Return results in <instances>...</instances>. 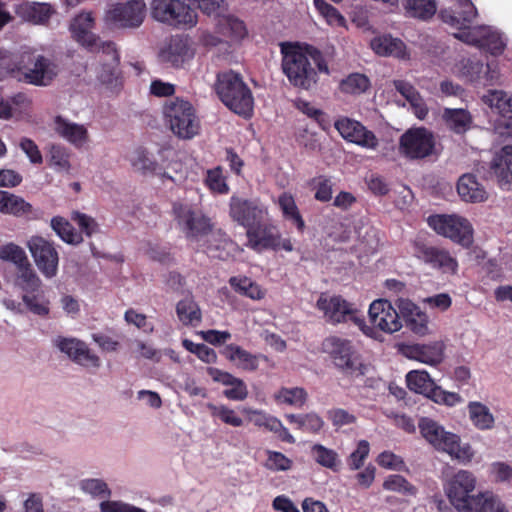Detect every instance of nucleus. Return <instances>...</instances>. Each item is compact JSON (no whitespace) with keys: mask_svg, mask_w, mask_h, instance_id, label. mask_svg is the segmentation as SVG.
Returning <instances> with one entry per match:
<instances>
[{"mask_svg":"<svg viewBox=\"0 0 512 512\" xmlns=\"http://www.w3.org/2000/svg\"><path fill=\"white\" fill-rule=\"evenodd\" d=\"M369 87V78L360 73H352L340 82L341 91L349 94H361Z\"/></svg>","mask_w":512,"mask_h":512,"instance_id":"51","label":"nucleus"},{"mask_svg":"<svg viewBox=\"0 0 512 512\" xmlns=\"http://www.w3.org/2000/svg\"><path fill=\"white\" fill-rule=\"evenodd\" d=\"M477 46L487 50L494 56L502 54L505 49V44L500 34L486 27L481 29Z\"/></svg>","mask_w":512,"mask_h":512,"instance_id":"47","label":"nucleus"},{"mask_svg":"<svg viewBox=\"0 0 512 512\" xmlns=\"http://www.w3.org/2000/svg\"><path fill=\"white\" fill-rule=\"evenodd\" d=\"M51 228L68 244H79L83 240L81 234L76 232L72 224L64 217H53L51 219Z\"/></svg>","mask_w":512,"mask_h":512,"instance_id":"43","label":"nucleus"},{"mask_svg":"<svg viewBox=\"0 0 512 512\" xmlns=\"http://www.w3.org/2000/svg\"><path fill=\"white\" fill-rule=\"evenodd\" d=\"M407 387L416 393L427 395L434 385L430 374L425 370H412L406 375Z\"/></svg>","mask_w":512,"mask_h":512,"instance_id":"45","label":"nucleus"},{"mask_svg":"<svg viewBox=\"0 0 512 512\" xmlns=\"http://www.w3.org/2000/svg\"><path fill=\"white\" fill-rule=\"evenodd\" d=\"M412 255L421 263L440 270L443 273L455 274L458 270L457 260L444 248L434 246L427 240L417 237L411 242Z\"/></svg>","mask_w":512,"mask_h":512,"instance_id":"11","label":"nucleus"},{"mask_svg":"<svg viewBox=\"0 0 512 512\" xmlns=\"http://www.w3.org/2000/svg\"><path fill=\"white\" fill-rule=\"evenodd\" d=\"M476 485L474 475L465 470H460L448 481L446 494L458 512H463L469 505L470 500L476 496L471 495Z\"/></svg>","mask_w":512,"mask_h":512,"instance_id":"17","label":"nucleus"},{"mask_svg":"<svg viewBox=\"0 0 512 512\" xmlns=\"http://www.w3.org/2000/svg\"><path fill=\"white\" fill-rule=\"evenodd\" d=\"M101 512H146L144 509L123 503L121 501H103L100 503Z\"/></svg>","mask_w":512,"mask_h":512,"instance_id":"64","label":"nucleus"},{"mask_svg":"<svg viewBox=\"0 0 512 512\" xmlns=\"http://www.w3.org/2000/svg\"><path fill=\"white\" fill-rule=\"evenodd\" d=\"M379 466L396 471L406 470L405 462L401 456L396 455L391 451H383L377 457Z\"/></svg>","mask_w":512,"mask_h":512,"instance_id":"62","label":"nucleus"},{"mask_svg":"<svg viewBox=\"0 0 512 512\" xmlns=\"http://www.w3.org/2000/svg\"><path fill=\"white\" fill-rule=\"evenodd\" d=\"M93 27L94 18L90 12L77 15L70 26L73 38L90 51H93L97 47V42L100 41L99 37L92 32Z\"/></svg>","mask_w":512,"mask_h":512,"instance_id":"25","label":"nucleus"},{"mask_svg":"<svg viewBox=\"0 0 512 512\" xmlns=\"http://www.w3.org/2000/svg\"><path fill=\"white\" fill-rule=\"evenodd\" d=\"M56 345L61 352L67 354L77 364L93 368L100 366V358L92 353L86 343L81 340L58 337Z\"/></svg>","mask_w":512,"mask_h":512,"instance_id":"22","label":"nucleus"},{"mask_svg":"<svg viewBox=\"0 0 512 512\" xmlns=\"http://www.w3.org/2000/svg\"><path fill=\"white\" fill-rule=\"evenodd\" d=\"M59 72V65L54 59L41 54L30 56L21 69L20 82L46 87L52 84Z\"/></svg>","mask_w":512,"mask_h":512,"instance_id":"13","label":"nucleus"},{"mask_svg":"<svg viewBox=\"0 0 512 512\" xmlns=\"http://www.w3.org/2000/svg\"><path fill=\"white\" fill-rule=\"evenodd\" d=\"M27 247L39 271L46 278H53L58 273L59 254L53 242L42 236H32Z\"/></svg>","mask_w":512,"mask_h":512,"instance_id":"14","label":"nucleus"},{"mask_svg":"<svg viewBox=\"0 0 512 512\" xmlns=\"http://www.w3.org/2000/svg\"><path fill=\"white\" fill-rule=\"evenodd\" d=\"M317 308L324 312L329 322L333 324L352 322L358 326L364 335L375 337L374 329L366 324L364 316L341 296L330 298L320 296L317 301Z\"/></svg>","mask_w":512,"mask_h":512,"instance_id":"7","label":"nucleus"},{"mask_svg":"<svg viewBox=\"0 0 512 512\" xmlns=\"http://www.w3.org/2000/svg\"><path fill=\"white\" fill-rule=\"evenodd\" d=\"M172 212L178 228L187 241L198 242L213 230L211 218L191 204L175 202Z\"/></svg>","mask_w":512,"mask_h":512,"instance_id":"5","label":"nucleus"},{"mask_svg":"<svg viewBox=\"0 0 512 512\" xmlns=\"http://www.w3.org/2000/svg\"><path fill=\"white\" fill-rule=\"evenodd\" d=\"M164 117L179 138L191 139L199 133L200 121L189 101L179 98L169 101L164 106Z\"/></svg>","mask_w":512,"mask_h":512,"instance_id":"6","label":"nucleus"},{"mask_svg":"<svg viewBox=\"0 0 512 512\" xmlns=\"http://www.w3.org/2000/svg\"><path fill=\"white\" fill-rule=\"evenodd\" d=\"M370 452V445L367 440H360L357 444V448L353 451L348 459L347 464L350 470H358L360 469L368 457Z\"/></svg>","mask_w":512,"mask_h":512,"instance_id":"58","label":"nucleus"},{"mask_svg":"<svg viewBox=\"0 0 512 512\" xmlns=\"http://www.w3.org/2000/svg\"><path fill=\"white\" fill-rule=\"evenodd\" d=\"M193 56L188 39L183 36H173L167 45L161 49L159 59L163 64L175 68L181 67L187 60Z\"/></svg>","mask_w":512,"mask_h":512,"instance_id":"23","label":"nucleus"},{"mask_svg":"<svg viewBox=\"0 0 512 512\" xmlns=\"http://www.w3.org/2000/svg\"><path fill=\"white\" fill-rule=\"evenodd\" d=\"M246 246L256 252L264 250L278 251L280 249L287 252L293 250V244L290 239H282L279 229L267 218L260 220L246 231Z\"/></svg>","mask_w":512,"mask_h":512,"instance_id":"8","label":"nucleus"},{"mask_svg":"<svg viewBox=\"0 0 512 512\" xmlns=\"http://www.w3.org/2000/svg\"><path fill=\"white\" fill-rule=\"evenodd\" d=\"M0 213L16 218H30L34 213V208L23 197L0 190Z\"/></svg>","mask_w":512,"mask_h":512,"instance_id":"29","label":"nucleus"},{"mask_svg":"<svg viewBox=\"0 0 512 512\" xmlns=\"http://www.w3.org/2000/svg\"><path fill=\"white\" fill-rule=\"evenodd\" d=\"M277 205L286 221L291 222L299 233H303L306 224L298 209L294 196L289 192H283L277 199Z\"/></svg>","mask_w":512,"mask_h":512,"instance_id":"31","label":"nucleus"},{"mask_svg":"<svg viewBox=\"0 0 512 512\" xmlns=\"http://www.w3.org/2000/svg\"><path fill=\"white\" fill-rule=\"evenodd\" d=\"M0 259L12 262L16 269L29 261L23 248L12 242L0 246Z\"/></svg>","mask_w":512,"mask_h":512,"instance_id":"53","label":"nucleus"},{"mask_svg":"<svg viewBox=\"0 0 512 512\" xmlns=\"http://www.w3.org/2000/svg\"><path fill=\"white\" fill-rule=\"evenodd\" d=\"M14 285L22 293L37 292L42 286V281L32 267L30 261L16 269Z\"/></svg>","mask_w":512,"mask_h":512,"instance_id":"34","label":"nucleus"},{"mask_svg":"<svg viewBox=\"0 0 512 512\" xmlns=\"http://www.w3.org/2000/svg\"><path fill=\"white\" fill-rule=\"evenodd\" d=\"M297 108L309 118L315 120L323 130L330 127V122L326 114L322 110L312 106L309 102L300 100L297 103Z\"/></svg>","mask_w":512,"mask_h":512,"instance_id":"59","label":"nucleus"},{"mask_svg":"<svg viewBox=\"0 0 512 512\" xmlns=\"http://www.w3.org/2000/svg\"><path fill=\"white\" fill-rule=\"evenodd\" d=\"M442 119L447 128L456 134H464L473 122L470 112L462 108H445Z\"/></svg>","mask_w":512,"mask_h":512,"instance_id":"32","label":"nucleus"},{"mask_svg":"<svg viewBox=\"0 0 512 512\" xmlns=\"http://www.w3.org/2000/svg\"><path fill=\"white\" fill-rule=\"evenodd\" d=\"M21 63L14 53L0 49V80L13 78L20 81Z\"/></svg>","mask_w":512,"mask_h":512,"instance_id":"41","label":"nucleus"},{"mask_svg":"<svg viewBox=\"0 0 512 512\" xmlns=\"http://www.w3.org/2000/svg\"><path fill=\"white\" fill-rule=\"evenodd\" d=\"M397 306L409 330L421 336L427 333L428 317L417 305L408 299H399Z\"/></svg>","mask_w":512,"mask_h":512,"instance_id":"26","label":"nucleus"},{"mask_svg":"<svg viewBox=\"0 0 512 512\" xmlns=\"http://www.w3.org/2000/svg\"><path fill=\"white\" fill-rule=\"evenodd\" d=\"M490 174L500 186L512 183V145H505L490 162Z\"/></svg>","mask_w":512,"mask_h":512,"instance_id":"28","label":"nucleus"},{"mask_svg":"<svg viewBox=\"0 0 512 512\" xmlns=\"http://www.w3.org/2000/svg\"><path fill=\"white\" fill-rule=\"evenodd\" d=\"M334 126L343 139L362 148L375 150L379 145V140L374 132L368 130L359 121L343 117L338 119Z\"/></svg>","mask_w":512,"mask_h":512,"instance_id":"19","label":"nucleus"},{"mask_svg":"<svg viewBox=\"0 0 512 512\" xmlns=\"http://www.w3.org/2000/svg\"><path fill=\"white\" fill-rule=\"evenodd\" d=\"M152 17L174 27H192L197 23L195 11L180 0H153Z\"/></svg>","mask_w":512,"mask_h":512,"instance_id":"9","label":"nucleus"},{"mask_svg":"<svg viewBox=\"0 0 512 512\" xmlns=\"http://www.w3.org/2000/svg\"><path fill=\"white\" fill-rule=\"evenodd\" d=\"M206 407L214 419H219L222 423L232 427L243 426V419L232 408L224 404L215 405L213 403H207Z\"/></svg>","mask_w":512,"mask_h":512,"instance_id":"48","label":"nucleus"},{"mask_svg":"<svg viewBox=\"0 0 512 512\" xmlns=\"http://www.w3.org/2000/svg\"><path fill=\"white\" fill-rule=\"evenodd\" d=\"M435 137L425 127L410 128L399 139V153L409 160H421L435 150Z\"/></svg>","mask_w":512,"mask_h":512,"instance_id":"12","label":"nucleus"},{"mask_svg":"<svg viewBox=\"0 0 512 512\" xmlns=\"http://www.w3.org/2000/svg\"><path fill=\"white\" fill-rule=\"evenodd\" d=\"M322 351L344 376L358 378L365 375L366 365L351 340L335 335L328 336L322 341Z\"/></svg>","mask_w":512,"mask_h":512,"instance_id":"3","label":"nucleus"},{"mask_svg":"<svg viewBox=\"0 0 512 512\" xmlns=\"http://www.w3.org/2000/svg\"><path fill=\"white\" fill-rule=\"evenodd\" d=\"M463 512H509L496 496L480 493L470 500V505Z\"/></svg>","mask_w":512,"mask_h":512,"instance_id":"37","label":"nucleus"},{"mask_svg":"<svg viewBox=\"0 0 512 512\" xmlns=\"http://www.w3.org/2000/svg\"><path fill=\"white\" fill-rule=\"evenodd\" d=\"M205 183L214 193L227 194L229 192V186L222 174V168L219 166L207 171Z\"/></svg>","mask_w":512,"mask_h":512,"instance_id":"57","label":"nucleus"},{"mask_svg":"<svg viewBox=\"0 0 512 512\" xmlns=\"http://www.w3.org/2000/svg\"><path fill=\"white\" fill-rule=\"evenodd\" d=\"M145 15L144 0H129L112 5L106 13V21L117 28H138Z\"/></svg>","mask_w":512,"mask_h":512,"instance_id":"15","label":"nucleus"},{"mask_svg":"<svg viewBox=\"0 0 512 512\" xmlns=\"http://www.w3.org/2000/svg\"><path fill=\"white\" fill-rule=\"evenodd\" d=\"M369 319L372 324L370 326L375 331V337L377 338L376 329L392 334L394 332L399 331L402 328V323L400 321V312L392 306L391 302L386 299H377L374 300L369 307Z\"/></svg>","mask_w":512,"mask_h":512,"instance_id":"18","label":"nucleus"},{"mask_svg":"<svg viewBox=\"0 0 512 512\" xmlns=\"http://www.w3.org/2000/svg\"><path fill=\"white\" fill-rule=\"evenodd\" d=\"M444 351L445 344L443 341L406 344L401 348V352L406 358L430 366H436L443 361Z\"/></svg>","mask_w":512,"mask_h":512,"instance_id":"20","label":"nucleus"},{"mask_svg":"<svg viewBox=\"0 0 512 512\" xmlns=\"http://www.w3.org/2000/svg\"><path fill=\"white\" fill-rule=\"evenodd\" d=\"M478 16V11L472 0H456L455 8L442 9L439 13L441 20L459 30L470 27Z\"/></svg>","mask_w":512,"mask_h":512,"instance_id":"21","label":"nucleus"},{"mask_svg":"<svg viewBox=\"0 0 512 512\" xmlns=\"http://www.w3.org/2000/svg\"><path fill=\"white\" fill-rule=\"evenodd\" d=\"M182 345L186 350L195 354L201 361L207 364H214L217 362V354L215 350L205 344H197L186 338L182 340Z\"/></svg>","mask_w":512,"mask_h":512,"instance_id":"54","label":"nucleus"},{"mask_svg":"<svg viewBox=\"0 0 512 512\" xmlns=\"http://www.w3.org/2000/svg\"><path fill=\"white\" fill-rule=\"evenodd\" d=\"M469 419L478 430H491L495 426V418L490 409L478 401H470L467 405Z\"/></svg>","mask_w":512,"mask_h":512,"instance_id":"35","label":"nucleus"},{"mask_svg":"<svg viewBox=\"0 0 512 512\" xmlns=\"http://www.w3.org/2000/svg\"><path fill=\"white\" fill-rule=\"evenodd\" d=\"M222 31L223 34L230 37L232 41H240L248 34L244 21L234 16H229L224 20Z\"/></svg>","mask_w":512,"mask_h":512,"instance_id":"55","label":"nucleus"},{"mask_svg":"<svg viewBox=\"0 0 512 512\" xmlns=\"http://www.w3.org/2000/svg\"><path fill=\"white\" fill-rule=\"evenodd\" d=\"M307 398L308 394L306 390L301 387H282L274 395V399L277 403L287 404L298 408L304 406V404L307 401Z\"/></svg>","mask_w":512,"mask_h":512,"instance_id":"44","label":"nucleus"},{"mask_svg":"<svg viewBox=\"0 0 512 512\" xmlns=\"http://www.w3.org/2000/svg\"><path fill=\"white\" fill-rule=\"evenodd\" d=\"M422 436L436 449L448 453L461 462H470L474 456L471 445L461 444L460 437L447 432L436 421L430 418H422L419 422Z\"/></svg>","mask_w":512,"mask_h":512,"instance_id":"4","label":"nucleus"},{"mask_svg":"<svg viewBox=\"0 0 512 512\" xmlns=\"http://www.w3.org/2000/svg\"><path fill=\"white\" fill-rule=\"evenodd\" d=\"M221 355L239 369L254 372L259 367L261 354H252L237 344H227L220 351Z\"/></svg>","mask_w":512,"mask_h":512,"instance_id":"27","label":"nucleus"},{"mask_svg":"<svg viewBox=\"0 0 512 512\" xmlns=\"http://www.w3.org/2000/svg\"><path fill=\"white\" fill-rule=\"evenodd\" d=\"M312 455L319 465L337 471L340 461L338 454L334 450L321 444H315L312 447Z\"/></svg>","mask_w":512,"mask_h":512,"instance_id":"52","label":"nucleus"},{"mask_svg":"<svg viewBox=\"0 0 512 512\" xmlns=\"http://www.w3.org/2000/svg\"><path fill=\"white\" fill-rule=\"evenodd\" d=\"M327 418L331 421L332 425L336 428H341L345 425L354 424L357 420L356 416L343 408H333L327 411Z\"/></svg>","mask_w":512,"mask_h":512,"instance_id":"61","label":"nucleus"},{"mask_svg":"<svg viewBox=\"0 0 512 512\" xmlns=\"http://www.w3.org/2000/svg\"><path fill=\"white\" fill-rule=\"evenodd\" d=\"M230 388H227L223 391V395L233 401H243L248 396V388L246 383L240 379L235 378L233 383L229 385Z\"/></svg>","mask_w":512,"mask_h":512,"instance_id":"63","label":"nucleus"},{"mask_svg":"<svg viewBox=\"0 0 512 512\" xmlns=\"http://www.w3.org/2000/svg\"><path fill=\"white\" fill-rule=\"evenodd\" d=\"M371 47L380 56L405 57V44L398 38L391 36L374 38L371 42Z\"/></svg>","mask_w":512,"mask_h":512,"instance_id":"36","label":"nucleus"},{"mask_svg":"<svg viewBox=\"0 0 512 512\" xmlns=\"http://www.w3.org/2000/svg\"><path fill=\"white\" fill-rule=\"evenodd\" d=\"M22 300L27 309L38 316H46L49 313V301L45 299L43 291L25 292L22 294Z\"/></svg>","mask_w":512,"mask_h":512,"instance_id":"49","label":"nucleus"},{"mask_svg":"<svg viewBox=\"0 0 512 512\" xmlns=\"http://www.w3.org/2000/svg\"><path fill=\"white\" fill-rule=\"evenodd\" d=\"M56 132L76 147H81L87 141V129L80 124L71 123L57 116L55 119Z\"/></svg>","mask_w":512,"mask_h":512,"instance_id":"33","label":"nucleus"},{"mask_svg":"<svg viewBox=\"0 0 512 512\" xmlns=\"http://www.w3.org/2000/svg\"><path fill=\"white\" fill-rule=\"evenodd\" d=\"M215 90L219 99L229 110L245 119L252 116L254 97L239 73L233 70L218 73Z\"/></svg>","mask_w":512,"mask_h":512,"instance_id":"2","label":"nucleus"},{"mask_svg":"<svg viewBox=\"0 0 512 512\" xmlns=\"http://www.w3.org/2000/svg\"><path fill=\"white\" fill-rule=\"evenodd\" d=\"M457 192L460 198L465 202L479 203L488 198V193L484 186L477 180L473 174L462 175L457 182Z\"/></svg>","mask_w":512,"mask_h":512,"instance_id":"30","label":"nucleus"},{"mask_svg":"<svg viewBox=\"0 0 512 512\" xmlns=\"http://www.w3.org/2000/svg\"><path fill=\"white\" fill-rule=\"evenodd\" d=\"M229 215L247 231L260 220L268 218V209L258 199H244L233 195L229 202Z\"/></svg>","mask_w":512,"mask_h":512,"instance_id":"16","label":"nucleus"},{"mask_svg":"<svg viewBox=\"0 0 512 512\" xmlns=\"http://www.w3.org/2000/svg\"><path fill=\"white\" fill-rule=\"evenodd\" d=\"M243 413L248 416L249 421L255 426L263 427L275 433L281 441L289 444L295 443V438L277 417L253 408H244Z\"/></svg>","mask_w":512,"mask_h":512,"instance_id":"24","label":"nucleus"},{"mask_svg":"<svg viewBox=\"0 0 512 512\" xmlns=\"http://www.w3.org/2000/svg\"><path fill=\"white\" fill-rule=\"evenodd\" d=\"M403 5L410 17L420 20L431 19L437 11L436 0H405Z\"/></svg>","mask_w":512,"mask_h":512,"instance_id":"40","label":"nucleus"},{"mask_svg":"<svg viewBox=\"0 0 512 512\" xmlns=\"http://www.w3.org/2000/svg\"><path fill=\"white\" fill-rule=\"evenodd\" d=\"M313 2L315 8L326 19L328 24L339 27L345 25V18L334 6L324 0H314Z\"/></svg>","mask_w":512,"mask_h":512,"instance_id":"56","label":"nucleus"},{"mask_svg":"<svg viewBox=\"0 0 512 512\" xmlns=\"http://www.w3.org/2000/svg\"><path fill=\"white\" fill-rule=\"evenodd\" d=\"M100 70L97 73L98 80L108 88H118L122 86L121 72L119 70L120 61H101Z\"/></svg>","mask_w":512,"mask_h":512,"instance_id":"42","label":"nucleus"},{"mask_svg":"<svg viewBox=\"0 0 512 512\" xmlns=\"http://www.w3.org/2000/svg\"><path fill=\"white\" fill-rule=\"evenodd\" d=\"M176 313L183 325H196L201 321V311L192 296L180 300L176 305Z\"/></svg>","mask_w":512,"mask_h":512,"instance_id":"39","label":"nucleus"},{"mask_svg":"<svg viewBox=\"0 0 512 512\" xmlns=\"http://www.w3.org/2000/svg\"><path fill=\"white\" fill-rule=\"evenodd\" d=\"M427 222L437 234L464 247H469L473 242L472 225L464 217L458 215H431Z\"/></svg>","mask_w":512,"mask_h":512,"instance_id":"10","label":"nucleus"},{"mask_svg":"<svg viewBox=\"0 0 512 512\" xmlns=\"http://www.w3.org/2000/svg\"><path fill=\"white\" fill-rule=\"evenodd\" d=\"M280 52L282 71L293 87L309 90L318 82V72L329 73L323 53L313 45L283 42Z\"/></svg>","mask_w":512,"mask_h":512,"instance_id":"1","label":"nucleus"},{"mask_svg":"<svg viewBox=\"0 0 512 512\" xmlns=\"http://www.w3.org/2000/svg\"><path fill=\"white\" fill-rule=\"evenodd\" d=\"M21 13L34 24H44L49 21L54 10L51 5L39 2H26L20 6Z\"/></svg>","mask_w":512,"mask_h":512,"instance_id":"38","label":"nucleus"},{"mask_svg":"<svg viewBox=\"0 0 512 512\" xmlns=\"http://www.w3.org/2000/svg\"><path fill=\"white\" fill-rule=\"evenodd\" d=\"M382 486L384 490L397 492L406 496H415L418 491L413 484L399 474L389 475L384 480Z\"/></svg>","mask_w":512,"mask_h":512,"instance_id":"50","label":"nucleus"},{"mask_svg":"<svg viewBox=\"0 0 512 512\" xmlns=\"http://www.w3.org/2000/svg\"><path fill=\"white\" fill-rule=\"evenodd\" d=\"M267 455L265 467L271 471H286L292 467V460L281 452L268 450Z\"/></svg>","mask_w":512,"mask_h":512,"instance_id":"60","label":"nucleus"},{"mask_svg":"<svg viewBox=\"0 0 512 512\" xmlns=\"http://www.w3.org/2000/svg\"><path fill=\"white\" fill-rule=\"evenodd\" d=\"M394 87L413 107H419L417 116L420 119L426 116L428 110L421 105L420 94L412 84L404 80H395Z\"/></svg>","mask_w":512,"mask_h":512,"instance_id":"46","label":"nucleus"}]
</instances>
